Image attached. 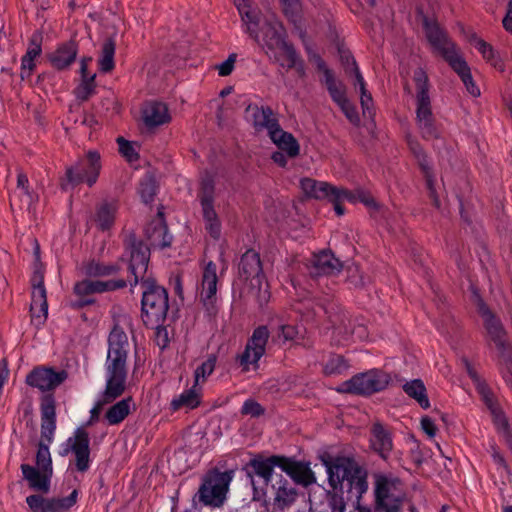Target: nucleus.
Wrapping results in <instances>:
<instances>
[{
    "label": "nucleus",
    "mask_w": 512,
    "mask_h": 512,
    "mask_svg": "<svg viewBox=\"0 0 512 512\" xmlns=\"http://www.w3.org/2000/svg\"><path fill=\"white\" fill-rule=\"evenodd\" d=\"M129 350L127 334L119 325H115L108 336L105 389L91 408L90 416H99L106 405L111 404L125 391Z\"/></svg>",
    "instance_id": "nucleus-1"
},
{
    "label": "nucleus",
    "mask_w": 512,
    "mask_h": 512,
    "mask_svg": "<svg viewBox=\"0 0 512 512\" xmlns=\"http://www.w3.org/2000/svg\"><path fill=\"white\" fill-rule=\"evenodd\" d=\"M258 465H261V461L253 456L245 467L253 487V499L262 500L271 512H285L298 498L296 487L282 474L273 470L270 475H262Z\"/></svg>",
    "instance_id": "nucleus-2"
},
{
    "label": "nucleus",
    "mask_w": 512,
    "mask_h": 512,
    "mask_svg": "<svg viewBox=\"0 0 512 512\" xmlns=\"http://www.w3.org/2000/svg\"><path fill=\"white\" fill-rule=\"evenodd\" d=\"M325 466L333 488L346 481L349 490L355 493L357 498L367 491V473L352 458L337 457L333 461H325Z\"/></svg>",
    "instance_id": "nucleus-3"
},
{
    "label": "nucleus",
    "mask_w": 512,
    "mask_h": 512,
    "mask_svg": "<svg viewBox=\"0 0 512 512\" xmlns=\"http://www.w3.org/2000/svg\"><path fill=\"white\" fill-rule=\"evenodd\" d=\"M261 465L258 469L262 475H270V471L275 467L280 468L285 472L294 483L308 487L316 482L314 472L310 468V464L303 461H297L294 458H289L282 455H271L265 457L261 454L254 455Z\"/></svg>",
    "instance_id": "nucleus-4"
},
{
    "label": "nucleus",
    "mask_w": 512,
    "mask_h": 512,
    "mask_svg": "<svg viewBox=\"0 0 512 512\" xmlns=\"http://www.w3.org/2000/svg\"><path fill=\"white\" fill-rule=\"evenodd\" d=\"M142 318L145 325L158 328L165 320L168 312L167 291L153 280H143Z\"/></svg>",
    "instance_id": "nucleus-5"
},
{
    "label": "nucleus",
    "mask_w": 512,
    "mask_h": 512,
    "mask_svg": "<svg viewBox=\"0 0 512 512\" xmlns=\"http://www.w3.org/2000/svg\"><path fill=\"white\" fill-rule=\"evenodd\" d=\"M101 168L100 154L96 150H89L75 164L66 167L65 176L60 183L61 188L69 190L81 183L92 187L98 180Z\"/></svg>",
    "instance_id": "nucleus-6"
},
{
    "label": "nucleus",
    "mask_w": 512,
    "mask_h": 512,
    "mask_svg": "<svg viewBox=\"0 0 512 512\" xmlns=\"http://www.w3.org/2000/svg\"><path fill=\"white\" fill-rule=\"evenodd\" d=\"M374 494L377 512H400L406 499L403 483L383 474L375 476Z\"/></svg>",
    "instance_id": "nucleus-7"
},
{
    "label": "nucleus",
    "mask_w": 512,
    "mask_h": 512,
    "mask_svg": "<svg viewBox=\"0 0 512 512\" xmlns=\"http://www.w3.org/2000/svg\"><path fill=\"white\" fill-rule=\"evenodd\" d=\"M233 471L209 470L203 477L194 499L205 506L220 507L226 499Z\"/></svg>",
    "instance_id": "nucleus-8"
},
{
    "label": "nucleus",
    "mask_w": 512,
    "mask_h": 512,
    "mask_svg": "<svg viewBox=\"0 0 512 512\" xmlns=\"http://www.w3.org/2000/svg\"><path fill=\"white\" fill-rule=\"evenodd\" d=\"M100 418H90L85 424L75 429L73 434L62 444L60 455L72 453L77 471L86 472L90 468V428L99 423Z\"/></svg>",
    "instance_id": "nucleus-9"
},
{
    "label": "nucleus",
    "mask_w": 512,
    "mask_h": 512,
    "mask_svg": "<svg viewBox=\"0 0 512 512\" xmlns=\"http://www.w3.org/2000/svg\"><path fill=\"white\" fill-rule=\"evenodd\" d=\"M239 277L246 282L249 293L257 300L260 306L268 301L269 293L263 288L265 276L263 274L260 256L254 250H247L239 263Z\"/></svg>",
    "instance_id": "nucleus-10"
},
{
    "label": "nucleus",
    "mask_w": 512,
    "mask_h": 512,
    "mask_svg": "<svg viewBox=\"0 0 512 512\" xmlns=\"http://www.w3.org/2000/svg\"><path fill=\"white\" fill-rule=\"evenodd\" d=\"M391 378L389 374L379 369L358 373L343 382L338 391L361 396H369L385 390Z\"/></svg>",
    "instance_id": "nucleus-11"
},
{
    "label": "nucleus",
    "mask_w": 512,
    "mask_h": 512,
    "mask_svg": "<svg viewBox=\"0 0 512 512\" xmlns=\"http://www.w3.org/2000/svg\"><path fill=\"white\" fill-rule=\"evenodd\" d=\"M197 197L206 232L214 240H219L222 234V223L215 209V186L211 176L202 179Z\"/></svg>",
    "instance_id": "nucleus-12"
},
{
    "label": "nucleus",
    "mask_w": 512,
    "mask_h": 512,
    "mask_svg": "<svg viewBox=\"0 0 512 512\" xmlns=\"http://www.w3.org/2000/svg\"><path fill=\"white\" fill-rule=\"evenodd\" d=\"M270 337V331L267 326L260 325L252 332L248 339L244 351L237 357V362L242 371L257 370L259 360L266 352V345Z\"/></svg>",
    "instance_id": "nucleus-13"
},
{
    "label": "nucleus",
    "mask_w": 512,
    "mask_h": 512,
    "mask_svg": "<svg viewBox=\"0 0 512 512\" xmlns=\"http://www.w3.org/2000/svg\"><path fill=\"white\" fill-rule=\"evenodd\" d=\"M468 376L474 383L477 393L480 396L482 403L488 409V411L493 416H502L504 411L502 409V404L500 399L496 395V393L492 390V388L481 378L478 374L476 368L470 363L467 358H462L461 360Z\"/></svg>",
    "instance_id": "nucleus-14"
},
{
    "label": "nucleus",
    "mask_w": 512,
    "mask_h": 512,
    "mask_svg": "<svg viewBox=\"0 0 512 512\" xmlns=\"http://www.w3.org/2000/svg\"><path fill=\"white\" fill-rule=\"evenodd\" d=\"M256 33L260 41L257 43L266 49L265 52L268 56L277 52L279 47L286 42L283 25L274 16L265 18L262 23L259 20Z\"/></svg>",
    "instance_id": "nucleus-15"
},
{
    "label": "nucleus",
    "mask_w": 512,
    "mask_h": 512,
    "mask_svg": "<svg viewBox=\"0 0 512 512\" xmlns=\"http://www.w3.org/2000/svg\"><path fill=\"white\" fill-rule=\"evenodd\" d=\"M125 256L129 259V270L134 276V284H137L140 280L143 282L150 258L147 245L130 237L126 241Z\"/></svg>",
    "instance_id": "nucleus-16"
},
{
    "label": "nucleus",
    "mask_w": 512,
    "mask_h": 512,
    "mask_svg": "<svg viewBox=\"0 0 512 512\" xmlns=\"http://www.w3.org/2000/svg\"><path fill=\"white\" fill-rule=\"evenodd\" d=\"M68 377L65 370L56 371L51 367L38 366L26 376L27 385L42 392L51 391L60 386Z\"/></svg>",
    "instance_id": "nucleus-17"
},
{
    "label": "nucleus",
    "mask_w": 512,
    "mask_h": 512,
    "mask_svg": "<svg viewBox=\"0 0 512 512\" xmlns=\"http://www.w3.org/2000/svg\"><path fill=\"white\" fill-rule=\"evenodd\" d=\"M245 119L256 132L266 131L268 135L279 125L275 113L269 106L249 104L245 109Z\"/></svg>",
    "instance_id": "nucleus-18"
},
{
    "label": "nucleus",
    "mask_w": 512,
    "mask_h": 512,
    "mask_svg": "<svg viewBox=\"0 0 512 512\" xmlns=\"http://www.w3.org/2000/svg\"><path fill=\"white\" fill-rule=\"evenodd\" d=\"M77 497V490H73L70 495L60 499H44L40 495H30L26 502L33 512H65L77 502Z\"/></svg>",
    "instance_id": "nucleus-19"
},
{
    "label": "nucleus",
    "mask_w": 512,
    "mask_h": 512,
    "mask_svg": "<svg viewBox=\"0 0 512 512\" xmlns=\"http://www.w3.org/2000/svg\"><path fill=\"white\" fill-rule=\"evenodd\" d=\"M479 312L483 317L488 335L499 350L500 356L502 357L511 353V348L506 341L505 331L501 322L492 314L484 303L479 304Z\"/></svg>",
    "instance_id": "nucleus-20"
},
{
    "label": "nucleus",
    "mask_w": 512,
    "mask_h": 512,
    "mask_svg": "<svg viewBox=\"0 0 512 512\" xmlns=\"http://www.w3.org/2000/svg\"><path fill=\"white\" fill-rule=\"evenodd\" d=\"M217 267L213 261H209L203 269L200 300L208 313L215 311L216 292H217Z\"/></svg>",
    "instance_id": "nucleus-21"
},
{
    "label": "nucleus",
    "mask_w": 512,
    "mask_h": 512,
    "mask_svg": "<svg viewBox=\"0 0 512 512\" xmlns=\"http://www.w3.org/2000/svg\"><path fill=\"white\" fill-rule=\"evenodd\" d=\"M426 36L437 51L447 62L458 55L454 43H452L446 33L440 28L436 22L425 20Z\"/></svg>",
    "instance_id": "nucleus-22"
},
{
    "label": "nucleus",
    "mask_w": 512,
    "mask_h": 512,
    "mask_svg": "<svg viewBox=\"0 0 512 512\" xmlns=\"http://www.w3.org/2000/svg\"><path fill=\"white\" fill-rule=\"evenodd\" d=\"M414 81L416 83V121L433 118L428 94V77L422 69L415 71Z\"/></svg>",
    "instance_id": "nucleus-23"
},
{
    "label": "nucleus",
    "mask_w": 512,
    "mask_h": 512,
    "mask_svg": "<svg viewBox=\"0 0 512 512\" xmlns=\"http://www.w3.org/2000/svg\"><path fill=\"white\" fill-rule=\"evenodd\" d=\"M342 269V263L330 251L314 254L310 260L309 272L313 277L335 275Z\"/></svg>",
    "instance_id": "nucleus-24"
},
{
    "label": "nucleus",
    "mask_w": 512,
    "mask_h": 512,
    "mask_svg": "<svg viewBox=\"0 0 512 512\" xmlns=\"http://www.w3.org/2000/svg\"><path fill=\"white\" fill-rule=\"evenodd\" d=\"M338 192L339 193H334L335 196H337L335 199L332 195H330L327 199L333 203L334 210L339 216L344 214V207L342 206L343 201H348L351 203L362 202L367 206H370L374 203L373 198L361 189L350 191L342 187H338Z\"/></svg>",
    "instance_id": "nucleus-25"
},
{
    "label": "nucleus",
    "mask_w": 512,
    "mask_h": 512,
    "mask_svg": "<svg viewBox=\"0 0 512 512\" xmlns=\"http://www.w3.org/2000/svg\"><path fill=\"white\" fill-rule=\"evenodd\" d=\"M146 235L152 245L161 248L169 247L172 242V236L168 232L167 225L162 212H158L157 217L146 228Z\"/></svg>",
    "instance_id": "nucleus-26"
},
{
    "label": "nucleus",
    "mask_w": 512,
    "mask_h": 512,
    "mask_svg": "<svg viewBox=\"0 0 512 512\" xmlns=\"http://www.w3.org/2000/svg\"><path fill=\"white\" fill-rule=\"evenodd\" d=\"M300 185L306 196L318 200L327 199L330 195L335 198L336 196L333 193H339L337 186L311 178L302 179Z\"/></svg>",
    "instance_id": "nucleus-27"
},
{
    "label": "nucleus",
    "mask_w": 512,
    "mask_h": 512,
    "mask_svg": "<svg viewBox=\"0 0 512 512\" xmlns=\"http://www.w3.org/2000/svg\"><path fill=\"white\" fill-rule=\"evenodd\" d=\"M77 53V44L74 41H69L60 45L50 55V62L54 68L63 70L75 61Z\"/></svg>",
    "instance_id": "nucleus-28"
},
{
    "label": "nucleus",
    "mask_w": 512,
    "mask_h": 512,
    "mask_svg": "<svg viewBox=\"0 0 512 512\" xmlns=\"http://www.w3.org/2000/svg\"><path fill=\"white\" fill-rule=\"evenodd\" d=\"M143 120L146 126L156 127L170 121L168 108L161 102H149L143 109Z\"/></svg>",
    "instance_id": "nucleus-29"
},
{
    "label": "nucleus",
    "mask_w": 512,
    "mask_h": 512,
    "mask_svg": "<svg viewBox=\"0 0 512 512\" xmlns=\"http://www.w3.org/2000/svg\"><path fill=\"white\" fill-rule=\"evenodd\" d=\"M272 142L289 157H296L299 154V144L291 133L284 131L280 124L269 134Z\"/></svg>",
    "instance_id": "nucleus-30"
},
{
    "label": "nucleus",
    "mask_w": 512,
    "mask_h": 512,
    "mask_svg": "<svg viewBox=\"0 0 512 512\" xmlns=\"http://www.w3.org/2000/svg\"><path fill=\"white\" fill-rule=\"evenodd\" d=\"M118 201L110 200L101 202L95 212L94 220L101 230H108L114 224L118 212Z\"/></svg>",
    "instance_id": "nucleus-31"
},
{
    "label": "nucleus",
    "mask_w": 512,
    "mask_h": 512,
    "mask_svg": "<svg viewBox=\"0 0 512 512\" xmlns=\"http://www.w3.org/2000/svg\"><path fill=\"white\" fill-rule=\"evenodd\" d=\"M408 145H409V148H410L411 152L416 157V159H417L421 169L425 173V178H426L428 189L430 191V195L433 198L435 206L438 207L439 206V200H438V198L435 195V189H434V186H433V176H432L431 171H430V167H429V164H428V161H427L426 154L424 153L422 147L420 146V144L417 141L409 139L408 140Z\"/></svg>",
    "instance_id": "nucleus-32"
},
{
    "label": "nucleus",
    "mask_w": 512,
    "mask_h": 512,
    "mask_svg": "<svg viewBox=\"0 0 512 512\" xmlns=\"http://www.w3.org/2000/svg\"><path fill=\"white\" fill-rule=\"evenodd\" d=\"M198 456L199 452L197 450H192L187 446L181 447L174 452L169 464L174 473L182 474L191 467L190 458H193L192 462H194Z\"/></svg>",
    "instance_id": "nucleus-33"
},
{
    "label": "nucleus",
    "mask_w": 512,
    "mask_h": 512,
    "mask_svg": "<svg viewBox=\"0 0 512 512\" xmlns=\"http://www.w3.org/2000/svg\"><path fill=\"white\" fill-rule=\"evenodd\" d=\"M448 63L452 69L460 76L467 91L472 96L478 97L480 95V90L472 79V75L470 73L469 67L467 66V63L459 55H456L454 58L449 60Z\"/></svg>",
    "instance_id": "nucleus-34"
},
{
    "label": "nucleus",
    "mask_w": 512,
    "mask_h": 512,
    "mask_svg": "<svg viewBox=\"0 0 512 512\" xmlns=\"http://www.w3.org/2000/svg\"><path fill=\"white\" fill-rule=\"evenodd\" d=\"M371 445L382 458H386L392 450V439L390 433L379 423H376L373 426Z\"/></svg>",
    "instance_id": "nucleus-35"
},
{
    "label": "nucleus",
    "mask_w": 512,
    "mask_h": 512,
    "mask_svg": "<svg viewBox=\"0 0 512 512\" xmlns=\"http://www.w3.org/2000/svg\"><path fill=\"white\" fill-rule=\"evenodd\" d=\"M199 394L194 385L181 393L177 398L171 402V410L173 413L180 412L187 414L189 411L199 405Z\"/></svg>",
    "instance_id": "nucleus-36"
},
{
    "label": "nucleus",
    "mask_w": 512,
    "mask_h": 512,
    "mask_svg": "<svg viewBox=\"0 0 512 512\" xmlns=\"http://www.w3.org/2000/svg\"><path fill=\"white\" fill-rule=\"evenodd\" d=\"M234 4L237 7L242 21L246 25V32L256 41H259V37L256 33V28L259 26V18L257 14L250 10L248 0H234Z\"/></svg>",
    "instance_id": "nucleus-37"
},
{
    "label": "nucleus",
    "mask_w": 512,
    "mask_h": 512,
    "mask_svg": "<svg viewBox=\"0 0 512 512\" xmlns=\"http://www.w3.org/2000/svg\"><path fill=\"white\" fill-rule=\"evenodd\" d=\"M24 478L29 482L30 486L36 490L48 491L49 479L52 473L42 472L38 468L23 464L21 466Z\"/></svg>",
    "instance_id": "nucleus-38"
},
{
    "label": "nucleus",
    "mask_w": 512,
    "mask_h": 512,
    "mask_svg": "<svg viewBox=\"0 0 512 512\" xmlns=\"http://www.w3.org/2000/svg\"><path fill=\"white\" fill-rule=\"evenodd\" d=\"M31 312L33 317L44 321L47 317L48 303L45 286L34 287L32 290Z\"/></svg>",
    "instance_id": "nucleus-39"
},
{
    "label": "nucleus",
    "mask_w": 512,
    "mask_h": 512,
    "mask_svg": "<svg viewBox=\"0 0 512 512\" xmlns=\"http://www.w3.org/2000/svg\"><path fill=\"white\" fill-rule=\"evenodd\" d=\"M82 270L89 277H106L115 275L120 270V267L116 264H104L92 260L84 263Z\"/></svg>",
    "instance_id": "nucleus-40"
},
{
    "label": "nucleus",
    "mask_w": 512,
    "mask_h": 512,
    "mask_svg": "<svg viewBox=\"0 0 512 512\" xmlns=\"http://www.w3.org/2000/svg\"><path fill=\"white\" fill-rule=\"evenodd\" d=\"M403 390L409 397L415 399L422 408L427 409L429 407L430 403L426 394V388L420 379L406 382L403 385Z\"/></svg>",
    "instance_id": "nucleus-41"
},
{
    "label": "nucleus",
    "mask_w": 512,
    "mask_h": 512,
    "mask_svg": "<svg viewBox=\"0 0 512 512\" xmlns=\"http://www.w3.org/2000/svg\"><path fill=\"white\" fill-rule=\"evenodd\" d=\"M323 81L332 100L337 105L348 99L346 96L345 85L341 81H337L335 79L333 72H327V77H325Z\"/></svg>",
    "instance_id": "nucleus-42"
},
{
    "label": "nucleus",
    "mask_w": 512,
    "mask_h": 512,
    "mask_svg": "<svg viewBox=\"0 0 512 512\" xmlns=\"http://www.w3.org/2000/svg\"><path fill=\"white\" fill-rule=\"evenodd\" d=\"M115 42L107 39L102 45L101 55L98 60L99 69L103 73H108L114 69Z\"/></svg>",
    "instance_id": "nucleus-43"
},
{
    "label": "nucleus",
    "mask_w": 512,
    "mask_h": 512,
    "mask_svg": "<svg viewBox=\"0 0 512 512\" xmlns=\"http://www.w3.org/2000/svg\"><path fill=\"white\" fill-rule=\"evenodd\" d=\"M345 502L342 497L334 494L311 507V512H344Z\"/></svg>",
    "instance_id": "nucleus-44"
},
{
    "label": "nucleus",
    "mask_w": 512,
    "mask_h": 512,
    "mask_svg": "<svg viewBox=\"0 0 512 512\" xmlns=\"http://www.w3.org/2000/svg\"><path fill=\"white\" fill-rule=\"evenodd\" d=\"M274 332V339L282 343L295 341L302 336V331L298 326L286 324L280 320L278 321L277 328Z\"/></svg>",
    "instance_id": "nucleus-45"
},
{
    "label": "nucleus",
    "mask_w": 512,
    "mask_h": 512,
    "mask_svg": "<svg viewBox=\"0 0 512 512\" xmlns=\"http://www.w3.org/2000/svg\"><path fill=\"white\" fill-rule=\"evenodd\" d=\"M349 364L341 355H331L323 366V373L326 376H338L349 369Z\"/></svg>",
    "instance_id": "nucleus-46"
},
{
    "label": "nucleus",
    "mask_w": 512,
    "mask_h": 512,
    "mask_svg": "<svg viewBox=\"0 0 512 512\" xmlns=\"http://www.w3.org/2000/svg\"><path fill=\"white\" fill-rule=\"evenodd\" d=\"M95 77L96 75L93 74V76H84V78H81L79 85L74 90V94L77 99L86 101L95 94Z\"/></svg>",
    "instance_id": "nucleus-47"
},
{
    "label": "nucleus",
    "mask_w": 512,
    "mask_h": 512,
    "mask_svg": "<svg viewBox=\"0 0 512 512\" xmlns=\"http://www.w3.org/2000/svg\"><path fill=\"white\" fill-rule=\"evenodd\" d=\"M269 57L273 58L277 63L280 64V66L288 68V64L291 61V59L293 58V60L295 61L299 56L291 44L284 42L279 47V50L275 53H271Z\"/></svg>",
    "instance_id": "nucleus-48"
},
{
    "label": "nucleus",
    "mask_w": 512,
    "mask_h": 512,
    "mask_svg": "<svg viewBox=\"0 0 512 512\" xmlns=\"http://www.w3.org/2000/svg\"><path fill=\"white\" fill-rule=\"evenodd\" d=\"M36 464L37 468L42 472L52 473L53 469L49 446L44 441L39 442L36 454Z\"/></svg>",
    "instance_id": "nucleus-49"
},
{
    "label": "nucleus",
    "mask_w": 512,
    "mask_h": 512,
    "mask_svg": "<svg viewBox=\"0 0 512 512\" xmlns=\"http://www.w3.org/2000/svg\"><path fill=\"white\" fill-rule=\"evenodd\" d=\"M135 403L131 397H127L111 405L104 416H128L134 412Z\"/></svg>",
    "instance_id": "nucleus-50"
},
{
    "label": "nucleus",
    "mask_w": 512,
    "mask_h": 512,
    "mask_svg": "<svg viewBox=\"0 0 512 512\" xmlns=\"http://www.w3.org/2000/svg\"><path fill=\"white\" fill-rule=\"evenodd\" d=\"M216 362L217 356L215 354H210L207 359L196 368L194 372L195 386H197L201 381L204 382L206 378L213 373Z\"/></svg>",
    "instance_id": "nucleus-51"
},
{
    "label": "nucleus",
    "mask_w": 512,
    "mask_h": 512,
    "mask_svg": "<svg viewBox=\"0 0 512 512\" xmlns=\"http://www.w3.org/2000/svg\"><path fill=\"white\" fill-rule=\"evenodd\" d=\"M417 126L420 130L422 137L426 140L436 139L440 136V132L435 124V119H422L418 120Z\"/></svg>",
    "instance_id": "nucleus-52"
},
{
    "label": "nucleus",
    "mask_w": 512,
    "mask_h": 512,
    "mask_svg": "<svg viewBox=\"0 0 512 512\" xmlns=\"http://www.w3.org/2000/svg\"><path fill=\"white\" fill-rule=\"evenodd\" d=\"M17 190L20 191V194L24 198L23 200L28 206H30L37 198L35 193L30 189L27 175L21 172L18 173L17 176Z\"/></svg>",
    "instance_id": "nucleus-53"
},
{
    "label": "nucleus",
    "mask_w": 512,
    "mask_h": 512,
    "mask_svg": "<svg viewBox=\"0 0 512 512\" xmlns=\"http://www.w3.org/2000/svg\"><path fill=\"white\" fill-rule=\"evenodd\" d=\"M139 194L144 203L148 204L153 201L156 194V184L151 176H146L141 180Z\"/></svg>",
    "instance_id": "nucleus-54"
},
{
    "label": "nucleus",
    "mask_w": 512,
    "mask_h": 512,
    "mask_svg": "<svg viewBox=\"0 0 512 512\" xmlns=\"http://www.w3.org/2000/svg\"><path fill=\"white\" fill-rule=\"evenodd\" d=\"M92 284L96 294L124 288L126 286V281L123 279L108 281L92 280Z\"/></svg>",
    "instance_id": "nucleus-55"
},
{
    "label": "nucleus",
    "mask_w": 512,
    "mask_h": 512,
    "mask_svg": "<svg viewBox=\"0 0 512 512\" xmlns=\"http://www.w3.org/2000/svg\"><path fill=\"white\" fill-rule=\"evenodd\" d=\"M494 426L498 433L505 439L512 452V426L507 418H493Z\"/></svg>",
    "instance_id": "nucleus-56"
},
{
    "label": "nucleus",
    "mask_w": 512,
    "mask_h": 512,
    "mask_svg": "<svg viewBox=\"0 0 512 512\" xmlns=\"http://www.w3.org/2000/svg\"><path fill=\"white\" fill-rule=\"evenodd\" d=\"M56 430L55 418H43V422L41 424V440L46 444H51L53 442L54 433Z\"/></svg>",
    "instance_id": "nucleus-57"
},
{
    "label": "nucleus",
    "mask_w": 512,
    "mask_h": 512,
    "mask_svg": "<svg viewBox=\"0 0 512 512\" xmlns=\"http://www.w3.org/2000/svg\"><path fill=\"white\" fill-rule=\"evenodd\" d=\"M42 38L38 33H34L30 39L27 51L24 57H28L32 60H35L38 56H40L42 48H41Z\"/></svg>",
    "instance_id": "nucleus-58"
},
{
    "label": "nucleus",
    "mask_w": 512,
    "mask_h": 512,
    "mask_svg": "<svg viewBox=\"0 0 512 512\" xmlns=\"http://www.w3.org/2000/svg\"><path fill=\"white\" fill-rule=\"evenodd\" d=\"M40 409L42 416H55L56 401L52 394H46L42 396L40 402Z\"/></svg>",
    "instance_id": "nucleus-59"
},
{
    "label": "nucleus",
    "mask_w": 512,
    "mask_h": 512,
    "mask_svg": "<svg viewBox=\"0 0 512 512\" xmlns=\"http://www.w3.org/2000/svg\"><path fill=\"white\" fill-rule=\"evenodd\" d=\"M119 152L130 162L137 159L138 155L131 143L122 137L117 139Z\"/></svg>",
    "instance_id": "nucleus-60"
},
{
    "label": "nucleus",
    "mask_w": 512,
    "mask_h": 512,
    "mask_svg": "<svg viewBox=\"0 0 512 512\" xmlns=\"http://www.w3.org/2000/svg\"><path fill=\"white\" fill-rule=\"evenodd\" d=\"M74 293L80 298H86L90 295L95 294L92 280H82L74 285Z\"/></svg>",
    "instance_id": "nucleus-61"
},
{
    "label": "nucleus",
    "mask_w": 512,
    "mask_h": 512,
    "mask_svg": "<svg viewBox=\"0 0 512 512\" xmlns=\"http://www.w3.org/2000/svg\"><path fill=\"white\" fill-rule=\"evenodd\" d=\"M264 412L263 407L254 399L246 400L241 408L243 415L260 416L264 414Z\"/></svg>",
    "instance_id": "nucleus-62"
},
{
    "label": "nucleus",
    "mask_w": 512,
    "mask_h": 512,
    "mask_svg": "<svg viewBox=\"0 0 512 512\" xmlns=\"http://www.w3.org/2000/svg\"><path fill=\"white\" fill-rule=\"evenodd\" d=\"M338 106L340 107L342 112L345 114L347 119L352 124L356 125V124L359 123L360 118H359L358 112H357L355 106L349 101V99L345 100L344 102H342Z\"/></svg>",
    "instance_id": "nucleus-63"
},
{
    "label": "nucleus",
    "mask_w": 512,
    "mask_h": 512,
    "mask_svg": "<svg viewBox=\"0 0 512 512\" xmlns=\"http://www.w3.org/2000/svg\"><path fill=\"white\" fill-rule=\"evenodd\" d=\"M502 358L501 373L507 385L512 389V359L511 353L504 355Z\"/></svg>",
    "instance_id": "nucleus-64"
}]
</instances>
